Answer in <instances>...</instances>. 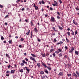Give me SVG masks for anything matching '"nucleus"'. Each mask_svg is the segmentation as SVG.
<instances>
[{
    "label": "nucleus",
    "mask_w": 79,
    "mask_h": 79,
    "mask_svg": "<svg viewBox=\"0 0 79 79\" xmlns=\"http://www.w3.org/2000/svg\"><path fill=\"white\" fill-rule=\"evenodd\" d=\"M71 31L72 32V33H71V34L73 35H74V32L72 30H71Z\"/></svg>",
    "instance_id": "obj_16"
},
{
    "label": "nucleus",
    "mask_w": 79,
    "mask_h": 79,
    "mask_svg": "<svg viewBox=\"0 0 79 79\" xmlns=\"http://www.w3.org/2000/svg\"><path fill=\"white\" fill-rule=\"evenodd\" d=\"M20 1H21V0H17L16 1V2H17V3H19V2H20Z\"/></svg>",
    "instance_id": "obj_44"
},
{
    "label": "nucleus",
    "mask_w": 79,
    "mask_h": 79,
    "mask_svg": "<svg viewBox=\"0 0 79 79\" xmlns=\"http://www.w3.org/2000/svg\"><path fill=\"white\" fill-rule=\"evenodd\" d=\"M34 7H35V8L36 6H35V4H34V6H33Z\"/></svg>",
    "instance_id": "obj_64"
},
{
    "label": "nucleus",
    "mask_w": 79,
    "mask_h": 79,
    "mask_svg": "<svg viewBox=\"0 0 79 79\" xmlns=\"http://www.w3.org/2000/svg\"><path fill=\"white\" fill-rule=\"evenodd\" d=\"M68 66L69 68H71V64H68Z\"/></svg>",
    "instance_id": "obj_26"
},
{
    "label": "nucleus",
    "mask_w": 79,
    "mask_h": 79,
    "mask_svg": "<svg viewBox=\"0 0 79 79\" xmlns=\"http://www.w3.org/2000/svg\"><path fill=\"white\" fill-rule=\"evenodd\" d=\"M41 3H42V4H44V3H45V2L42 0L41 1Z\"/></svg>",
    "instance_id": "obj_43"
},
{
    "label": "nucleus",
    "mask_w": 79,
    "mask_h": 79,
    "mask_svg": "<svg viewBox=\"0 0 79 79\" xmlns=\"http://www.w3.org/2000/svg\"><path fill=\"white\" fill-rule=\"evenodd\" d=\"M59 1V2L60 3V4H61L62 3V1H61V0H58Z\"/></svg>",
    "instance_id": "obj_36"
},
{
    "label": "nucleus",
    "mask_w": 79,
    "mask_h": 79,
    "mask_svg": "<svg viewBox=\"0 0 79 79\" xmlns=\"http://www.w3.org/2000/svg\"><path fill=\"white\" fill-rule=\"evenodd\" d=\"M30 30H29L26 33L27 35H28L29 34V33H30Z\"/></svg>",
    "instance_id": "obj_14"
},
{
    "label": "nucleus",
    "mask_w": 79,
    "mask_h": 79,
    "mask_svg": "<svg viewBox=\"0 0 79 79\" xmlns=\"http://www.w3.org/2000/svg\"><path fill=\"white\" fill-rule=\"evenodd\" d=\"M65 47L66 50H68V47H67V46H65Z\"/></svg>",
    "instance_id": "obj_51"
},
{
    "label": "nucleus",
    "mask_w": 79,
    "mask_h": 79,
    "mask_svg": "<svg viewBox=\"0 0 79 79\" xmlns=\"http://www.w3.org/2000/svg\"><path fill=\"white\" fill-rule=\"evenodd\" d=\"M6 76H9V75L8 73H6Z\"/></svg>",
    "instance_id": "obj_53"
},
{
    "label": "nucleus",
    "mask_w": 79,
    "mask_h": 79,
    "mask_svg": "<svg viewBox=\"0 0 79 79\" xmlns=\"http://www.w3.org/2000/svg\"><path fill=\"white\" fill-rule=\"evenodd\" d=\"M31 56H33V57H36V56L34 54H31Z\"/></svg>",
    "instance_id": "obj_19"
},
{
    "label": "nucleus",
    "mask_w": 79,
    "mask_h": 79,
    "mask_svg": "<svg viewBox=\"0 0 79 79\" xmlns=\"http://www.w3.org/2000/svg\"><path fill=\"white\" fill-rule=\"evenodd\" d=\"M45 72L46 73H47V74H48V70H45Z\"/></svg>",
    "instance_id": "obj_33"
},
{
    "label": "nucleus",
    "mask_w": 79,
    "mask_h": 79,
    "mask_svg": "<svg viewBox=\"0 0 79 79\" xmlns=\"http://www.w3.org/2000/svg\"><path fill=\"white\" fill-rule=\"evenodd\" d=\"M54 3L56 5L57 4V2L55 1H54Z\"/></svg>",
    "instance_id": "obj_50"
},
{
    "label": "nucleus",
    "mask_w": 79,
    "mask_h": 79,
    "mask_svg": "<svg viewBox=\"0 0 79 79\" xmlns=\"http://www.w3.org/2000/svg\"><path fill=\"white\" fill-rule=\"evenodd\" d=\"M8 16H9V15H6L5 17V19L6 18H8Z\"/></svg>",
    "instance_id": "obj_32"
},
{
    "label": "nucleus",
    "mask_w": 79,
    "mask_h": 79,
    "mask_svg": "<svg viewBox=\"0 0 79 79\" xmlns=\"http://www.w3.org/2000/svg\"><path fill=\"white\" fill-rule=\"evenodd\" d=\"M62 52V49L60 48H59L55 52V53H57L58 54V53H59L60 52Z\"/></svg>",
    "instance_id": "obj_1"
},
{
    "label": "nucleus",
    "mask_w": 79,
    "mask_h": 79,
    "mask_svg": "<svg viewBox=\"0 0 79 79\" xmlns=\"http://www.w3.org/2000/svg\"><path fill=\"white\" fill-rule=\"evenodd\" d=\"M20 65H21V66H24V64L23 63H21L20 64Z\"/></svg>",
    "instance_id": "obj_35"
},
{
    "label": "nucleus",
    "mask_w": 79,
    "mask_h": 79,
    "mask_svg": "<svg viewBox=\"0 0 79 79\" xmlns=\"http://www.w3.org/2000/svg\"><path fill=\"white\" fill-rule=\"evenodd\" d=\"M7 68H10V65H9L8 66H7Z\"/></svg>",
    "instance_id": "obj_52"
},
{
    "label": "nucleus",
    "mask_w": 79,
    "mask_h": 79,
    "mask_svg": "<svg viewBox=\"0 0 79 79\" xmlns=\"http://www.w3.org/2000/svg\"><path fill=\"white\" fill-rule=\"evenodd\" d=\"M59 27V28L60 29V30H62L63 29V27H60V26H58Z\"/></svg>",
    "instance_id": "obj_11"
},
{
    "label": "nucleus",
    "mask_w": 79,
    "mask_h": 79,
    "mask_svg": "<svg viewBox=\"0 0 79 79\" xmlns=\"http://www.w3.org/2000/svg\"><path fill=\"white\" fill-rule=\"evenodd\" d=\"M30 59L31 60H33V61H34L35 62H36V61H35V60L34 58L32 57H30Z\"/></svg>",
    "instance_id": "obj_6"
},
{
    "label": "nucleus",
    "mask_w": 79,
    "mask_h": 79,
    "mask_svg": "<svg viewBox=\"0 0 79 79\" xmlns=\"http://www.w3.org/2000/svg\"><path fill=\"white\" fill-rule=\"evenodd\" d=\"M38 42H40V39H38Z\"/></svg>",
    "instance_id": "obj_63"
},
{
    "label": "nucleus",
    "mask_w": 79,
    "mask_h": 79,
    "mask_svg": "<svg viewBox=\"0 0 79 79\" xmlns=\"http://www.w3.org/2000/svg\"><path fill=\"white\" fill-rule=\"evenodd\" d=\"M24 40V39L23 38H22L21 39H20V41H21V42H23V40Z\"/></svg>",
    "instance_id": "obj_31"
},
{
    "label": "nucleus",
    "mask_w": 79,
    "mask_h": 79,
    "mask_svg": "<svg viewBox=\"0 0 79 79\" xmlns=\"http://www.w3.org/2000/svg\"><path fill=\"white\" fill-rule=\"evenodd\" d=\"M0 8H3V6L1 5H0Z\"/></svg>",
    "instance_id": "obj_54"
},
{
    "label": "nucleus",
    "mask_w": 79,
    "mask_h": 79,
    "mask_svg": "<svg viewBox=\"0 0 79 79\" xmlns=\"http://www.w3.org/2000/svg\"><path fill=\"white\" fill-rule=\"evenodd\" d=\"M75 53L77 55H79V52L77 51H75Z\"/></svg>",
    "instance_id": "obj_7"
},
{
    "label": "nucleus",
    "mask_w": 79,
    "mask_h": 79,
    "mask_svg": "<svg viewBox=\"0 0 79 79\" xmlns=\"http://www.w3.org/2000/svg\"><path fill=\"white\" fill-rule=\"evenodd\" d=\"M57 41V40H56V39H54V42H56Z\"/></svg>",
    "instance_id": "obj_45"
},
{
    "label": "nucleus",
    "mask_w": 79,
    "mask_h": 79,
    "mask_svg": "<svg viewBox=\"0 0 79 79\" xmlns=\"http://www.w3.org/2000/svg\"><path fill=\"white\" fill-rule=\"evenodd\" d=\"M6 56H7V57H8V58H10V56H9V55H8V54H6Z\"/></svg>",
    "instance_id": "obj_37"
},
{
    "label": "nucleus",
    "mask_w": 79,
    "mask_h": 79,
    "mask_svg": "<svg viewBox=\"0 0 79 79\" xmlns=\"http://www.w3.org/2000/svg\"><path fill=\"white\" fill-rule=\"evenodd\" d=\"M47 68H48V69L49 70H51V69H52V68L49 67H48V66L47 67Z\"/></svg>",
    "instance_id": "obj_27"
},
{
    "label": "nucleus",
    "mask_w": 79,
    "mask_h": 79,
    "mask_svg": "<svg viewBox=\"0 0 79 79\" xmlns=\"http://www.w3.org/2000/svg\"><path fill=\"white\" fill-rule=\"evenodd\" d=\"M53 51V49H51L50 50V52H52Z\"/></svg>",
    "instance_id": "obj_59"
},
{
    "label": "nucleus",
    "mask_w": 79,
    "mask_h": 79,
    "mask_svg": "<svg viewBox=\"0 0 79 79\" xmlns=\"http://www.w3.org/2000/svg\"><path fill=\"white\" fill-rule=\"evenodd\" d=\"M62 54L61 53H60L59 54V57H62Z\"/></svg>",
    "instance_id": "obj_22"
},
{
    "label": "nucleus",
    "mask_w": 79,
    "mask_h": 79,
    "mask_svg": "<svg viewBox=\"0 0 79 79\" xmlns=\"http://www.w3.org/2000/svg\"><path fill=\"white\" fill-rule=\"evenodd\" d=\"M48 55H49V53H46V56H48Z\"/></svg>",
    "instance_id": "obj_42"
},
{
    "label": "nucleus",
    "mask_w": 79,
    "mask_h": 79,
    "mask_svg": "<svg viewBox=\"0 0 79 79\" xmlns=\"http://www.w3.org/2000/svg\"><path fill=\"white\" fill-rule=\"evenodd\" d=\"M40 63H38L37 65V66L39 67V68H40Z\"/></svg>",
    "instance_id": "obj_17"
},
{
    "label": "nucleus",
    "mask_w": 79,
    "mask_h": 79,
    "mask_svg": "<svg viewBox=\"0 0 79 79\" xmlns=\"http://www.w3.org/2000/svg\"><path fill=\"white\" fill-rule=\"evenodd\" d=\"M19 48H22V45H20L19 46Z\"/></svg>",
    "instance_id": "obj_46"
},
{
    "label": "nucleus",
    "mask_w": 79,
    "mask_h": 79,
    "mask_svg": "<svg viewBox=\"0 0 79 79\" xmlns=\"http://www.w3.org/2000/svg\"><path fill=\"white\" fill-rule=\"evenodd\" d=\"M40 73L41 74H44V72L43 71H41L40 72Z\"/></svg>",
    "instance_id": "obj_20"
},
{
    "label": "nucleus",
    "mask_w": 79,
    "mask_h": 79,
    "mask_svg": "<svg viewBox=\"0 0 79 79\" xmlns=\"http://www.w3.org/2000/svg\"><path fill=\"white\" fill-rule=\"evenodd\" d=\"M59 75L60 76H62L63 75V73L62 72H60L59 73Z\"/></svg>",
    "instance_id": "obj_10"
},
{
    "label": "nucleus",
    "mask_w": 79,
    "mask_h": 79,
    "mask_svg": "<svg viewBox=\"0 0 79 79\" xmlns=\"http://www.w3.org/2000/svg\"><path fill=\"white\" fill-rule=\"evenodd\" d=\"M10 71L9 70H7L6 72V74H9V73H10Z\"/></svg>",
    "instance_id": "obj_25"
},
{
    "label": "nucleus",
    "mask_w": 79,
    "mask_h": 79,
    "mask_svg": "<svg viewBox=\"0 0 79 79\" xmlns=\"http://www.w3.org/2000/svg\"><path fill=\"white\" fill-rule=\"evenodd\" d=\"M8 42H9V44H11V42H12V41H11V40H10Z\"/></svg>",
    "instance_id": "obj_38"
},
{
    "label": "nucleus",
    "mask_w": 79,
    "mask_h": 79,
    "mask_svg": "<svg viewBox=\"0 0 79 79\" xmlns=\"http://www.w3.org/2000/svg\"><path fill=\"white\" fill-rule=\"evenodd\" d=\"M57 14L59 16L60 15V13H59V12L57 11Z\"/></svg>",
    "instance_id": "obj_49"
},
{
    "label": "nucleus",
    "mask_w": 79,
    "mask_h": 79,
    "mask_svg": "<svg viewBox=\"0 0 79 79\" xmlns=\"http://www.w3.org/2000/svg\"><path fill=\"white\" fill-rule=\"evenodd\" d=\"M15 71V70H11L10 71V73H11V74H12V73H14Z\"/></svg>",
    "instance_id": "obj_9"
},
{
    "label": "nucleus",
    "mask_w": 79,
    "mask_h": 79,
    "mask_svg": "<svg viewBox=\"0 0 79 79\" xmlns=\"http://www.w3.org/2000/svg\"><path fill=\"white\" fill-rule=\"evenodd\" d=\"M25 21H26V22H28V19H26L25 20Z\"/></svg>",
    "instance_id": "obj_56"
},
{
    "label": "nucleus",
    "mask_w": 79,
    "mask_h": 79,
    "mask_svg": "<svg viewBox=\"0 0 79 79\" xmlns=\"http://www.w3.org/2000/svg\"><path fill=\"white\" fill-rule=\"evenodd\" d=\"M41 55L43 57H45V53H42Z\"/></svg>",
    "instance_id": "obj_12"
},
{
    "label": "nucleus",
    "mask_w": 79,
    "mask_h": 79,
    "mask_svg": "<svg viewBox=\"0 0 79 79\" xmlns=\"http://www.w3.org/2000/svg\"><path fill=\"white\" fill-rule=\"evenodd\" d=\"M35 8V10H38V7L36 6Z\"/></svg>",
    "instance_id": "obj_34"
},
{
    "label": "nucleus",
    "mask_w": 79,
    "mask_h": 79,
    "mask_svg": "<svg viewBox=\"0 0 79 79\" xmlns=\"http://www.w3.org/2000/svg\"><path fill=\"white\" fill-rule=\"evenodd\" d=\"M25 60H26L27 61H28V59L27 58L25 59Z\"/></svg>",
    "instance_id": "obj_57"
},
{
    "label": "nucleus",
    "mask_w": 79,
    "mask_h": 79,
    "mask_svg": "<svg viewBox=\"0 0 79 79\" xmlns=\"http://www.w3.org/2000/svg\"><path fill=\"white\" fill-rule=\"evenodd\" d=\"M74 50V47H73L71 48V50L69 51V53H72L73 51Z\"/></svg>",
    "instance_id": "obj_3"
},
{
    "label": "nucleus",
    "mask_w": 79,
    "mask_h": 79,
    "mask_svg": "<svg viewBox=\"0 0 79 79\" xmlns=\"http://www.w3.org/2000/svg\"><path fill=\"white\" fill-rule=\"evenodd\" d=\"M27 67H24V68H23V69L24 70H25V69H27Z\"/></svg>",
    "instance_id": "obj_41"
},
{
    "label": "nucleus",
    "mask_w": 79,
    "mask_h": 79,
    "mask_svg": "<svg viewBox=\"0 0 79 79\" xmlns=\"http://www.w3.org/2000/svg\"><path fill=\"white\" fill-rule=\"evenodd\" d=\"M34 30L35 31V32H36L37 33V28H36V27H35L34 29Z\"/></svg>",
    "instance_id": "obj_8"
},
{
    "label": "nucleus",
    "mask_w": 79,
    "mask_h": 79,
    "mask_svg": "<svg viewBox=\"0 0 79 79\" xmlns=\"http://www.w3.org/2000/svg\"><path fill=\"white\" fill-rule=\"evenodd\" d=\"M68 34V35H69V36H70V34H71V33H70V32L68 31V32H67Z\"/></svg>",
    "instance_id": "obj_21"
},
{
    "label": "nucleus",
    "mask_w": 79,
    "mask_h": 79,
    "mask_svg": "<svg viewBox=\"0 0 79 79\" xmlns=\"http://www.w3.org/2000/svg\"><path fill=\"white\" fill-rule=\"evenodd\" d=\"M73 23L74 24H75V25H77V22L74 21V19L73 20Z\"/></svg>",
    "instance_id": "obj_13"
},
{
    "label": "nucleus",
    "mask_w": 79,
    "mask_h": 79,
    "mask_svg": "<svg viewBox=\"0 0 79 79\" xmlns=\"http://www.w3.org/2000/svg\"><path fill=\"white\" fill-rule=\"evenodd\" d=\"M76 73L77 74V76H78V77H79V72H78L77 71H76Z\"/></svg>",
    "instance_id": "obj_15"
},
{
    "label": "nucleus",
    "mask_w": 79,
    "mask_h": 79,
    "mask_svg": "<svg viewBox=\"0 0 79 79\" xmlns=\"http://www.w3.org/2000/svg\"><path fill=\"white\" fill-rule=\"evenodd\" d=\"M21 10H22V11H24V8H22V9Z\"/></svg>",
    "instance_id": "obj_60"
},
{
    "label": "nucleus",
    "mask_w": 79,
    "mask_h": 79,
    "mask_svg": "<svg viewBox=\"0 0 79 79\" xmlns=\"http://www.w3.org/2000/svg\"><path fill=\"white\" fill-rule=\"evenodd\" d=\"M57 18H58V19H60V16H57Z\"/></svg>",
    "instance_id": "obj_55"
},
{
    "label": "nucleus",
    "mask_w": 79,
    "mask_h": 79,
    "mask_svg": "<svg viewBox=\"0 0 79 79\" xmlns=\"http://www.w3.org/2000/svg\"><path fill=\"white\" fill-rule=\"evenodd\" d=\"M78 33V32L77 31V30H76L75 31V35H76V34H77Z\"/></svg>",
    "instance_id": "obj_23"
},
{
    "label": "nucleus",
    "mask_w": 79,
    "mask_h": 79,
    "mask_svg": "<svg viewBox=\"0 0 79 79\" xmlns=\"http://www.w3.org/2000/svg\"><path fill=\"white\" fill-rule=\"evenodd\" d=\"M26 71H27V72H29L30 71V69H28L27 68V69H26Z\"/></svg>",
    "instance_id": "obj_30"
},
{
    "label": "nucleus",
    "mask_w": 79,
    "mask_h": 79,
    "mask_svg": "<svg viewBox=\"0 0 79 79\" xmlns=\"http://www.w3.org/2000/svg\"><path fill=\"white\" fill-rule=\"evenodd\" d=\"M45 77L44 76H43L42 77V79H44L45 78Z\"/></svg>",
    "instance_id": "obj_47"
},
{
    "label": "nucleus",
    "mask_w": 79,
    "mask_h": 79,
    "mask_svg": "<svg viewBox=\"0 0 79 79\" xmlns=\"http://www.w3.org/2000/svg\"><path fill=\"white\" fill-rule=\"evenodd\" d=\"M67 75L68 77H69V76H71V74H67Z\"/></svg>",
    "instance_id": "obj_40"
},
{
    "label": "nucleus",
    "mask_w": 79,
    "mask_h": 79,
    "mask_svg": "<svg viewBox=\"0 0 79 79\" xmlns=\"http://www.w3.org/2000/svg\"><path fill=\"white\" fill-rule=\"evenodd\" d=\"M56 4H55V3H54V4H52V5L53 6H56Z\"/></svg>",
    "instance_id": "obj_48"
},
{
    "label": "nucleus",
    "mask_w": 79,
    "mask_h": 79,
    "mask_svg": "<svg viewBox=\"0 0 79 79\" xmlns=\"http://www.w3.org/2000/svg\"><path fill=\"white\" fill-rule=\"evenodd\" d=\"M42 66H44V67H45V68H47V66L46 64H45L44 63V62L42 63Z\"/></svg>",
    "instance_id": "obj_5"
},
{
    "label": "nucleus",
    "mask_w": 79,
    "mask_h": 79,
    "mask_svg": "<svg viewBox=\"0 0 79 79\" xmlns=\"http://www.w3.org/2000/svg\"><path fill=\"white\" fill-rule=\"evenodd\" d=\"M73 76H74V77H75V78H77V77H78V76H77V75L75 73H73Z\"/></svg>",
    "instance_id": "obj_4"
},
{
    "label": "nucleus",
    "mask_w": 79,
    "mask_h": 79,
    "mask_svg": "<svg viewBox=\"0 0 79 79\" xmlns=\"http://www.w3.org/2000/svg\"><path fill=\"white\" fill-rule=\"evenodd\" d=\"M51 22H53V23H54L55 22V19H54V17H51Z\"/></svg>",
    "instance_id": "obj_2"
},
{
    "label": "nucleus",
    "mask_w": 79,
    "mask_h": 79,
    "mask_svg": "<svg viewBox=\"0 0 79 79\" xmlns=\"http://www.w3.org/2000/svg\"><path fill=\"white\" fill-rule=\"evenodd\" d=\"M50 9L51 10H53V8H52V7H50Z\"/></svg>",
    "instance_id": "obj_62"
},
{
    "label": "nucleus",
    "mask_w": 79,
    "mask_h": 79,
    "mask_svg": "<svg viewBox=\"0 0 79 79\" xmlns=\"http://www.w3.org/2000/svg\"><path fill=\"white\" fill-rule=\"evenodd\" d=\"M31 26H32V25H33V23H32V21L31 22Z\"/></svg>",
    "instance_id": "obj_58"
},
{
    "label": "nucleus",
    "mask_w": 79,
    "mask_h": 79,
    "mask_svg": "<svg viewBox=\"0 0 79 79\" xmlns=\"http://www.w3.org/2000/svg\"><path fill=\"white\" fill-rule=\"evenodd\" d=\"M20 72L21 73H23V69H21V70H20Z\"/></svg>",
    "instance_id": "obj_28"
},
{
    "label": "nucleus",
    "mask_w": 79,
    "mask_h": 79,
    "mask_svg": "<svg viewBox=\"0 0 79 79\" xmlns=\"http://www.w3.org/2000/svg\"><path fill=\"white\" fill-rule=\"evenodd\" d=\"M52 55L53 56L54 58H55V56H56V54H55V53H53Z\"/></svg>",
    "instance_id": "obj_29"
},
{
    "label": "nucleus",
    "mask_w": 79,
    "mask_h": 79,
    "mask_svg": "<svg viewBox=\"0 0 79 79\" xmlns=\"http://www.w3.org/2000/svg\"><path fill=\"white\" fill-rule=\"evenodd\" d=\"M66 40H67V42H69V40L67 38H66Z\"/></svg>",
    "instance_id": "obj_24"
},
{
    "label": "nucleus",
    "mask_w": 79,
    "mask_h": 79,
    "mask_svg": "<svg viewBox=\"0 0 79 79\" xmlns=\"http://www.w3.org/2000/svg\"><path fill=\"white\" fill-rule=\"evenodd\" d=\"M63 42L61 41L60 42V44H63Z\"/></svg>",
    "instance_id": "obj_61"
},
{
    "label": "nucleus",
    "mask_w": 79,
    "mask_h": 79,
    "mask_svg": "<svg viewBox=\"0 0 79 79\" xmlns=\"http://www.w3.org/2000/svg\"><path fill=\"white\" fill-rule=\"evenodd\" d=\"M1 38L2 40H4V38H3V37L2 36H1Z\"/></svg>",
    "instance_id": "obj_18"
},
{
    "label": "nucleus",
    "mask_w": 79,
    "mask_h": 79,
    "mask_svg": "<svg viewBox=\"0 0 79 79\" xmlns=\"http://www.w3.org/2000/svg\"><path fill=\"white\" fill-rule=\"evenodd\" d=\"M22 62H23V64H24V63H25L26 61H25V60H22Z\"/></svg>",
    "instance_id": "obj_39"
}]
</instances>
